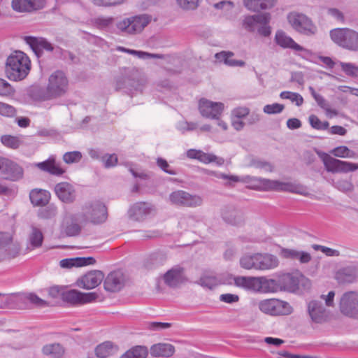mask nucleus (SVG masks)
<instances>
[{"mask_svg": "<svg viewBox=\"0 0 358 358\" xmlns=\"http://www.w3.org/2000/svg\"><path fill=\"white\" fill-rule=\"evenodd\" d=\"M215 176L218 178L228 180L229 182H241L248 184L251 188L255 189L264 191H285L303 196H308L309 194L307 187L300 183L284 182L279 180H269L248 175L238 177L220 173L215 174Z\"/></svg>", "mask_w": 358, "mask_h": 358, "instance_id": "obj_1", "label": "nucleus"}, {"mask_svg": "<svg viewBox=\"0 0 358 358\" xmlns=\"http://www.w3.org/2000/svg\"><path fill=\"white\" fill-rule=\"evenodd\" d=\"M31 69V62L29 57L21 51H15L6 59V77L12 81H21L29 74Z\"/></svg>", "mask_w": 358, "mask_h": 358, "instance_id": "obj_2", "label": "nucleus"}, {"mask_svg": "<svg viewBox=\"0 0 358 358\" xmlns=\"http://www.w3.org/2000/svg\"><path fill=\"white\" fill-rule=\"evenodd\" d=\"M335 292L330 291L327 295L322 294L318 299H313L307 303V312L311 321L316 324L327 322L330 317L328 307L334 306Z\"/></svg>", "mask_w": 358, "mask_h": 358, "instance_id": "obj_3", "label": "nucleus"}, {"mask_svg": "<svg viewBox=\"0 0 358 358\" xmlns=\"http://www.w3.org/2000/svg\"><path fill=\"white\" fill-rule=\"evenodd\" d=\"M278 257L270 253L245 255L240 259V265L247 270H272L278 266Z\"/></svg>", "mask_w": 358, "mask_h": 358, "instance_id": "obj_4", "label": "nucleus"}, {"mask_svg": "<svg viewBox=\"0 0 358 358\" xmlns=\"http://www.w3.org/2000/svg\"><path fill=\"white\" fill-rule=\"evenodd\" d=\"M151 21L152 16L148 14L131 15L117 22L116 27L124 35L134 36L141 34Z\"/></svg>", "mask_w": 358, "mask_h": 358, "instance_id": "obj_5", "label": "nucleus"}, {"mask_svg": "<svg viewBox=\"0 0 358 358\" xmlns=\"http://www.w3.org/2000/svg\"><path fill=\"white\" fill-rule=\"evenodd\" d=\"M108 213L106 206L99 201L86 203L82 208V211L76 215V220L79 222H92L100 224L107 219Z\"/></svg>", "mask_w": 358, "mask_h": 358, "instance_id": "obj_6", "label": "nucleus"}, {"mask_svg": "<svg viewBox=\"0 0 358 358\" xmlns=\"http://www.w3.org/2000/svg\"><path fill=\"white\" fill-rule=\"evenodd\" d=\"M332 41L339 47L358 52V31L349 28H336L330 31Z\"/></svg>", "mask_w": 358, "mask_h": 358, "instance_id": "obj_7", "label": "nucleus"}, {"mask_svg": "<svg viewBox=\"0 0 358 358\" xmlns=\"http://www.w3.org/2000/svg\"><path fill=\"white\" fill-rule=\"evenodd\" d=\"M69 87V80L62 71L53 72L49 77L46 93L49 98H56L64 94Z\"/></svg>", "mask_w": 358, "mask_h": 358, "instance_id": "obj_8", "label": "nucleus"}, {"mask_svg": "<svg viewBox=\"0 0 358 358\" xmlns=\"http://www.w3.org/2000/svg\"><path fill=\"white\" fill-rule=\"evenodd\" d=\"M287 18L291 27L300 34L313 36L317 31V27L311 20L303 13L291 12L287 15Z\"/></svg>", "mask_w": 358, "mask_h": 358, "instance_id": "obj_9", "label": "nucleus"}, {"mask_svg": "<svg viewBox=\"0 0 358 358\" xmlns=\"http://www.w3.org/2000/svg\"><path fill=\"white\" fill-rule=\"evenodd\" d=\"M259 309L270 315H287L292 313V307L289 303L278 299H268L258 303Z\"/></svg>", "mask_w": 358, "mask_h": 358, "instance_id": "obj_10", "label": "nucleus"}, {"mask_svg": "<svg viewBox=\"0 0 358 358\" xmlns=\"http://www.w3.org/2000/svg\"><path fill=\"white\" fill-rule=\"evenodd\" d=\"M20 252L19 243L13 241V235L8 232L0 231V262L16 257Z\"/></svg>", "mask_w": 358, "mask_h": 358, "instance_id": "obj_11", "label": "nucleus"}, {"mask_svg": "<svg viewBox=\"0 0 358 358\" xmlns=\"http://www.w3.org/2000/svg\"><path fill=\"white\" fill-rule=\"evenodd\" d=\"M169 201L173 205L189 208L200 206L203 203L200 196L192 195L183 190H176L171 193Z\"/></svg>", "mask_w": 358, "mask_h": 358, "instance_id": "obj_12", "label": "nucleus"}, {"mask_svg": "<svg viewBox=\"0 0 358 358\" xmlns=\"http://www.w3.org/2000/svg\"><path fill=\"white\" fill-rule=\"evenodd\" d=\"M341 312L350 317L358 318V293L350 291L344 293L340 299Z\"/></svg>", "mask_w": 358, "mask_h": 358, "instance_id": "obj_13", "label": "nucleus"}, {"mask_svg": "<svg viewBox=\"0 0 358 358\" xmlns=\"http://www.w3.org/2000/svg\"><path fill=\"white\" fill-rule=\"evenodd\" d=\"M0 174L5 180L16 181L22 178L23 169L13 161L0 157Z\"/></svg>", "mask_w": 358, "mask_h": 358, "instance_id": "obj_14", "label": "nucleus"}, {"mask_svg": "<svg viewBox=\"0 0 358 358\" xmlns=\"http://www.w3.org/2000/svg\"><path fill=\"white\" fill-rule=\"evenodd\" d=\"M224 109V105L222 102H214L202 98L199 101V110L201 115L206 118L218 120Z\"/></svg>", "mask_w": 358, "mask_h": 358, "instance_id": "obj_15", "label": "nucleus"}, {"mask_svg": "<svg viewBox=\"0 0 358 358\" xmlns=\"http://www.w3.org/2000/svg\"><path fill=\"white\" fill-rule=\"evenodd\" d=\"M322 161L327 171L331 173H348L358 169V164L335 159L324 154Z\"/></svg>", "mask_w": 358, "mask_h": 358, "instance_id": "obj_16", "label": "nucleus"}, {"mask_svg": "<svg viewBox=\"0 0 358 358\" xmlns=\"http://www.w3.org/2000/svg\"><path fill=\"white\" fill-rule=\"evenodd\" d=\"M97 298V294L94 292L83 293L76 289H70L62 293V299L69 303L85 304L94 301Z\"/></svg>", "mask_w": 358, "mask_h": 358, "instance_id": "obj_17", "label": "nucleus"}, {"mask_svg": "<svg viewBox=\"0 0 358 358\" xmlns=\"http://www.w3.org/2000/svg\"><path fill=\"white\" fill-rule=\"evenodd\" d=\"M155 213V207L152 204L145 202L134 204L129 211L130 217L136 221H141Z\"/></svg>", "mask_w": 358, "mask_h": 358, "instance_id": "obj_18", "label": "nucleus"}, {"mask_svg": "<svg viewBox=\"0 0 358 358\" xmlns=\"http://www.w3.org/2000/svg\"><path fill=\"white\" fill-rule=\"evenodd\" d=\"M104 278L103 273L100 271H92L83 275L77 280V285L83 289H91L101 284Z\"/></svg>", "mask_w": 358, "mask_h": 358, "instance_id": "obj_19", "label": "nucleus"}, {"mask_svg": "<svg viewBox=\"0 0 358 358\" xmlns=\"http://www.w3.org/2000/svg\"><path fill=\"white\" fill-rule=\"evenodd\" d=\"M8 301L10 303H15L17 304L30 303L38 307H45L48 306V302L34 293H15L12 294L8 297Z\"/></svg>", "mask_w": 358, "mask_h": 358, "instance_id": "obj_20", "label": "nucleus"}, {"mask_svg": "<svg viewBox=\"0 0 358 358\" xmlns=\"http://www.w3.org/2000/svg\"><path fill=\"white\" fill-rule=\"evenodd\" d=\"M45 6V0H12L11 7L18 13H31Z\"/></svg>", "mask_w": 358, "mask_h": 358, "instance_id": "obj_21", "label": "nucleus"}, {"mask_svg": "<svg viewBox=\"0 0 358 358\" xmlns=\"http://www.w3.org/2000/svg\"><path fill=\"white\" fill-rule=\"evenodd\" d=\"M164 283L170 287H177L185 280L183 268L176 266L169 270L163 276Z\"/></svg>", "mask_w": 358, "mask_h": 358, "instance_id": "obj_22", "label": "nucleus"}, {"mask_svg": "<svg viewBox=\"0 0 358 358\" xmlns=\"http://www.w3.org/2000/svg\"><path fill=\"white\" fill-rule=\"evenodd\" d=\"M125 279L124 274L120 271L110 273L104 280V288L110 292L120 291L124 286Z\"/></svg>", "mask_w": 358, "mask_h": 358, "instance_id": "obj_23", "label": "nucleus"}, {"mask_svg": "<svg viewBox=\"0 0 358 358\" xmlns=\"http://www.w3.org/2000/svg\"><path fill=\"white\" fill-rule=\"evenodd\" d=\"M271 21V15L268 13L248 15L243 22V27L250 32H254L257 30L260 23H265Z\"/></svg>", "mask_w": 358, "mask_h": 358, "instance_id": "obj_24", "label": "nucleus"}, {"mask_svg": "<svg viewBox=\"0 0 358 358\" xmlns=\"http://www.w3.org/2000/svg\"><path fill=\"white\" fill-rule=\"evenodd\" d=\"M187 157L189 159H196L204 164L215 162L218 165L224 164V159L211 153H206L199 150L190 149L187 151Z\"/></svg>", "mask_w": 358, "mask_h": 358, "instance_id": "obj_25", "label": "nucleus"}, {"mask_svg": "<svg viewBox=\"0 0 358 358\" xmlns=\"http://www.w3.org/2000/svg\"><path fill=\"white\" fill-rule=\"evenodd\" d=\"M55 192L58 198L65 203H71L76 199V191L68 182H60L55 185Z\"/></svg>", "mask_w": 358, "mask_h": 358, "instance_id": "obj_26", "label": "nucleus"}, {"mask_svg": "<svg viewBox=\"0 0 358 358\" xmlns=\"http://www.w3.org/2000/svg\"><path fill=\"white\" fill-rule=\"evenodd\" d=\"M24 39L38 56L42 53L43 50L47 51L53 50L52 44L43 38L25 36Z\"/></svg>", "mask_w": 358, "mask_h": 358, "instance_id": "obj_27", "label": "nucleus"}, {"mask_svg": "<svg viewBox=\"0 0 358 358\" xmlns=\"http://www.w3.org/2000/svg\"><path fill=\"white\" fill-rule=\"evenodd\" d=\"M358 276V269L355 266H348L339 269L336 273V279L339 283H351Z\"/></svg>", "mask_w": 358, "mask_h": 358, "instance_id": "obj_28", "label": "nucleus"}, {"mask_svg": "<svg viewBox=\"0 0 358 358\" xmlns=\"http://www.w3.org/2000/svg\"><path fill=\"white\" fill-rule=\"evenodd\" d=\"M275 43L283 48H290L296 51H303L305 49L296 43L291 37L282 31H277L275 36Z\"/></svg>", "mask_w": 358, "mask_h": 358, "instance_id": "obj_29", "label": "nucleus"}, {"mask_svg": "<svg viewBox=\"0 0 358 358\" xmlns=\"http://www.w3.org/2000/svg\"><path fill=\"white\" fill-rule=\"evenodd\" d=\"M234 285L246 290L258 292L259 277L236 276L234 278Z\"/></svg>", "mask_w": 358, "mask_h": 358, "instance_id": "obj_30", "label": "nucleus"}, {"mask_svg": "<svg viewBox=\"0 0 358 358\" xmlns=\"http://www.w3.org/2000/svg\"><path fill=\"white\" fill-rule=\"evenodd\" d=\"M234 53L231 51H221L215 55V58L219 63H223L231 67L240 66L243 67L245 62L242 60L232 59Z\"/></svg>", "mask_w": 358, "mask_h": 358, "instance_id": "obj_31", "label": "nucleus"}, {"mask_svg": "<svg viewBox=\"0 0 358 358\" xmlns=\"http://www.w3.org/2000/svg\"><path fill=\"white\" fill-rule=\"evenodd\" d=\"M36 166L41 170L48 172L52 175L61 176L64 173V170L55 162L53 157H49L44 162L38 163Z\"/></svg>", "mask_w": 358, "mask_h": 358, "instance_id": "obj_32", "label": "nucleus"}, {"mask_svg": "<svg viewBox=\"0 0 358 358\" xmlns=\"http://www.w3.org/2000/svg\"><path fill=\"white\" fill-rule=\"evenodd\" d=\"M96 262L93 257H77L64 259L60 261V266L62 268H72L73 266L80 267L87 265H92Z\"/></svg>", "mask_w": 358, "mask_h": 358, "instance_id": "obj_33", "label": "nucleus"}, {"mask_svg": "<svg viewBox=\"0 0 358 358\" xmlns=\"http://www.w3.org/2000/svg\"><path fill=\"white\" fill-rule=\"evenodd\" d=\"M244 6L250 10L258 12L272 8L275 0H244Z\"/></svg>", "mask_w": 358, "mask_h": 358, "instance_id": "obj_34", "label": "nucleus"}, {"mask_svg": "<svg viewBox=\"0 0 358 358\" xmlns=\"http://www.w3.org/2000/svg\"><path fill=\"white\" fill-rule=\"evenodd\" d=\"M174 352V347L169 343L155 344L150 348L151 355L156 357H169L173 355Z\"/></svg>", "mask_w": 358, "mask_h": 358, "instance_id": "obj_35", "label": "nucleus"}, {"mask_svg": "<svg viewBox=\"0 0 358 358\" xmlns=\"http://www.w3.org/2000/svg\"><path fill=\"white\" fill-rule=\"evenodd\" d=\"M48 192L43 189H33L29 194V199L34 206H45L50 199Z\"/></svg>", "mask_w": 358, "mask_h": 358, "instance_id": "obj_36", "label": "nucleus"}, {"mask_svg": "<svg viewBox=\"0 0 358 358\" xmlns=\"http://www.w3.org/2000/svg\"><path fill=\"white\" fill-rule=\"evenodd\" d=\"M43 241V235L42 231L39 229L32 227L28 238L29 248L31 249L40 248Z\"/></svg>", "mask_w": 358, "mask_h": 358, "instance_id": "obj_37", "label": "nucleus"}, {"mask_svg": "<svg viewBox=\"0 0 358 358\" xmlns=\"http://www.w3.org/2000/svg\"><path fill=\"white\" fill-rule=\"evenodd\" d=\"M43 353L52 358H62L64 354V348L59 343L48 344L43 346Z\"/></svg>", "mask_w": 358, "mask_h": 358, "instance_id": "obj_38", "label": "nucleus"}, {"mask_svg": "<svg viewBox=\"0 0 358 358\" xmlns=\"http://www.w3.org/2000/svg\"><path fill=\"white\" fill-rule=\"evenodd\" d=\"M116 351L117 347L110 341H106L99 345L95 349L96 355L100 358L107 357Z\"/></svg>", "mask_w": 358, "mask_h": 358, "instance_id": "obj_39", "label": "nucleus"}, {"mask_svg": "<svg viewBox=\"0 0 358 358\" xmlns=\"http://www.w3.org/2000/svg\"><path fill=\"white\" fill-rule=\"evenodd\" d=\"M277 282L274 279H267L266 277H259L257 292H274L276 290Z\"/></svg>", "mask_w": 358, "mask_h": 358, "instance_id": "obj_40", "label": "nucleus"}, {"mask_svg": "<svg viewBox=\"0 0 358 358\" xmlns=\"http://www.w3.org/2000/svg\"><path fill=\"white\" fill-rule=\"evenodd\" d=\"M1 142L11 149H17L23 144L22 136L3 135L1 137Z\"/></svg>", "mask_w": 358, "mask_h": 358, "instance_id": "obj_41", "label": "nucleus"}, {"mask_svg": "<svg viewBox=\"0 0 358 358\" xmlns=\"http://www.w3.org/2000/svg\"><path fill=\"white\" fill-rule=\"evenodd\" d=\"M308 90H309L311 95L313 96V97L314 98V99L318 104V106L320 107H321L322 109H324L326 111L327 115H330V114L336 115L337 114V113L335 110L331 109L330 106H329V103L326 101V99L322 95L317 94L313 87L310 86L308 87Z\"/></svg>", "mask_w": 358, "mask_h": 358, "instance_id": "obj_42", "label": "nucleus"}, {"mask_svg": "<svg viewBox=\"0 0 358 358\" xmlns=\"http://www.w3.org/2000/svg\"><path fill=\"white\" fill-rule=\"evenodd\" d=\"M148 353L146 347L137 345L127 350L120 358H146Z\"/></svg>", "mask_w": 358, "mask_h": 358, "instance_id": "obj_43", "label": "nucleus"}, {"mask_svg": "<svg viewBox=\"0 0 358 358\" xmlns=\"http://www.w3.org/2000/svg\"><path fill=\"white\" fill-rule=\"evenodd\" d=\"M222 217L226 222L231 224H238L241 223L243 220L241 213L235 209H229L224 211Z\"/></svg>", "mask_w": 358, "mask_h": 358, "instance_id": "obj_44", "label": "nucleus"}, {"mask_svg": "<svg viewBox=\"0 0 358 358\" xmlns=\"http://www.w3.org/2000/svg\"><path fill=\"white\" fill-rule=\"evenodd\" d=\"M117 50L129 53L130 55H134L140 59H148L152 58H162V57L157 54H152L147 52L140 51V50H135L131 49H128L124 47H119Z\"/></svg>", "mask_w": 358, "mask_h": 358, "instance_id": "obj_45", "label": "nucleus"}, {"mask_svg": "<svg viewBox=\"0 0 358 358\" xmlns=\"http://www.w3.org/2000/svg\"><path fill=\"white\" fill-rule=\"evenodd\" d=\"M117 50L129 53L130 55H134L140 59H148L152 58H162V57L157 54H152L147 52L140 51V50H135L131 49H128L124 47H119Z\"/></svg>", "mask_w": 358, "mask_h": 358, "instance_id": "obj_46", "label": "nucleus"}, {"mask_svg": "<svg viewBox=\"0 0 358 358\" xmlns=\"http://www.w3.org/2000/svg\"><path fill=\"white\" fill-rule=\"evenodd\" d=\"M280 97L283 99H289L292 102H295L297 106H300L303 103V99L301 94L289 91H284L280 94Z\"/></svg>", "mask_w": 358, "mask_h": 358, "instance_id": "obj_47", "label": "nucleus"}, {"mask_svg": "<svg viewBox=\"0 0 358 358\" xmlns=\"http://www.w3.org/2000/svg\"><path fill=\"white\" fill-rule=\"evenodd\" d=\"M201 286L212 289L215 287L218 282L217 278L213 275H203L201 277L198 282Z\"/></svg>", "mask_w": 358, "mask_h": 358, "instance_id": "obj_48", "label": "nucleus"}, {"mask_svg": "<svg viewBox=\"0 0 358 358\" xmlns=\"http://www.w3.org/2000/svg\"><path fill=\"white\" fill-rule=\"evenodd\" d=\"M340 66L347 76L354 78L358 76V66L355 64L341 62Z\"/></svg>", "mask_w": 358, "mask_h": 358, "instance_id": "obj_49", "label": "nucleus"}, {"mask_svg": "<svg viewBox=\"0 0 358 358\" xmlns=\"http://www.w3.org/2000/svg\"><path fill=\"white\" fill-rule=\"evenodd\" d=\"M13 86L3 78H0V96H8L15 94Z\"/></svg>", "mask_w": 358, "mask_h": 358, "instance_id": "obj_50", "label": "nucleus"}, {"mask_svg": "<svg viewBox=\"0 0 358 358\" xmlns=\"http://www.w3.org/2000/svg\"><path fill=\"white\" fill-rule=\"evenodd\" d=\"M309 122L312 127L318 130L327 129L329 125L328 122L320 121V120L315 115L309 116Z\"/></svg>", "mask_w": 358, "mask_h": 358, "instance_id": "obj_51", "label": "nucleus"}, {"mask_svg": "<svg viewBox=\"0 0 358 358\" xmlns=\"http://www.w3.org/2000/svg\"><path fill=\"white\" fill-rule=\"evenodd\" d=\"M113 22L114 19L112 17H100L94 20V24L99 29H105L109 28Z\"/></svg>", "mask_w": 358, "mask_h": 358, "instance_id": "obj_52", "label": "nucleus"}, {"mask_svg": "<svg viewBox=\"0 0 358 358\" xmlns=\"http://www.w3.org/2000/svg\"><path fill=\"white\" fill-rule=\"evenodd\" d=\"M82 158V154L79 151L66 152L63 155V160L66 164L78 163Z\"/></svg>", "mask_w": 358, "mask_h": 358, "instance_id": "obj_53", "label": "nucleus"}, {"mask_svg": "<svg viewBox=\"0 0 358 358\" xmlns=\"http://www.w3.org/2000/svg\"><path fill=\"white\" fill-rule=\"evenodd\" d=\"M164 257L159 254H153L147 259L145 266L148 268L162 264L164 262Z\"/></svg>", "mask_w": 358, "mask_h": 358, "instance_id": "obj_54", "label": "nucleus"}, {"mask_svg": "<svg viewBox=\"0 0 358 358\" xmlns=\"http://www.w3.org/2000/svg\"><path fill=\"white\" fill-rule=\"evenodd\" d=\"M284 108L285 107L282 104L275 103L264 106L263 108V111L264 113L268 115L278 114L283 110Z\"/></svg>", "mask_w": 358, "mask_h": 358, "instance_id": "obj_55", "label": "nucleus"}, {"mask_svg": "<svg viewBox=\"0 0 358 358\" xmlns=\"http://www.w3.org/2000/svg\"><path fill=\"white\" fill-rule=\"evenodd\" d=\"M331 154L338 157H352L354 152L350 150L346 146H339L334 148L331 151Z\"/></svg>", "mask_w": 358, "mask_h": 358, "instance_id": "obj_56", "label": "nucleus"}, {"mask_svg": "<svg viewBox=\"0 0 358 358\" xmlns=\"http://www.w3.org/2000/svg\"><path fill=\"white\" fill-rule=\"evenodd\" d=\"M178 6L185 10H192L199 6L200 0H176Z\"/></svg>", "mask_w": 358, "mask_h": 358, "instance_id": "obj_57", "label": "nucleus"}, {"mask_svg": "<svg viewBox=\"0 0 358 358\" xmlns=\"http://www.w3.org/2000/svg\"><path fill=\"white\" fill-rule=\"evenodd\" d=\"M102 162L106 168L113 167L117 163V157L115 154L105 155L102 157Z\"/></svg>", "mask_w": 358, "mask_h": 358, "instance_id": "obj_58", "label": "nucleus"}, {"mask_svg": "<svg viewBox=\"0 0 358 358\" xmlns=\"http://www.w3.org/2000/svg\"><path fill=\"white\" fill-rule=\"evenodd\" d=\"M250 113V109L247 107H238L232 110L231 117L235 118H243L248 115Z\"/></svg>", "mask_w": 358, "mask_h": 358, "instance_id": "obj_59", "label": "nucleus"}, {"mask_svg": "<svg viewBox=\"0 0 358 358\" xmlns=\"http://www.w3.org/2000/svg\"><path fill=\"white\" fill-rule=\"evenodd\" d=\"M15 113L14 107L6 103L0 102V115L11 117Z\"/></svg>", "mask_w": 358, "mask_h": 358, "instance_id": "obj_60", "label": "nucleus"}, {"mask_svg": "<svg viewBox=\"0 0 358 358\" xmlns=\"http://www.w3.org/2000/svg\"><path fill=\"white\" fill-rule=\"evenodd\" d=\"M270 22H266L265 23H260L257 29V33L264 37L269 36L271 34V28L268 25Z\"/></svg>", "mask_w": 358, "mask_h": 358, "instance_id": "obj_61", "label": "nucleus"}, {"mask_svg": "<svg viewBox=\"0 0 358 358\" xmlns=\"http://www.w3.org/2000/svg\"><path fill=\"white\" fill-rule=\"evenodd\" d=\"M253 166L257 169H262L267 172L273 171V166L268 162L261 161V160H254L252 162Z\"/></svg>", "mask_w": 358, "mask_h": 358, "instance_id": "obj_62", "label": "nucleus"}, {"mask_svg": "<svg viewBox=\"0 0 358 358\" xmlns=\"http://www.w3.org/2000/svg\"><path fill=\"white\" fill-rule=\"evenodd\" d=\"M157 166L160 167L164 172L173 176L177 174V172L175 170L170 168L169 164L165 159L162 158H158L157 160Z\"/></svg>", "mask_w": 358, "mask_h": 358, "instance_id": "obj_63", "label": "nucleus"}, {"mask_svg": "<svg viewBox=\"0 0 358 358\" xmlns=\"http://www.w3.org/2000/svg\"><path fill=\"white\" fill-rule=\"evenodd\" d=\"M220 301L226 303H234L239 301V296L234 294H222L220 296Z\"/></svg>", "mask_w": 358, "mask_h": 358, "instance_id": "obj_64", "label": "nucleus"}]
</instances>
